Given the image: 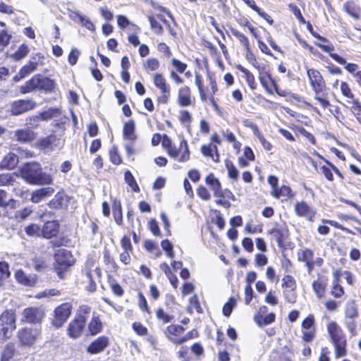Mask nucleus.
<instances>
[{"label":"nucleus","instance_id":"obj_1","mask_svg":"<svg viewBox=\"0 0 361 361\" xmlns=\"http://www.w3.org/2000/svg\"><path fill=\"white\" fill-rule=\"evenodd\" d=\"M20 175L31 185H51L54 180L52 175L44 172L40 164L37 162L24 164L20 169Z\"/></svg>","mask_w":361,"mask_h":361},{"label":"nucleus","instance_id":"obj_2","mask_svg":"<svg viewBox=\"0 0 361 361\" xmlns=\"http://www.w3.org/2000/svg\"><path fill=\"white\" fill-rule=\"evenodd\" d=\"M327 332L330 341L334 347V354L336 359L347 355V340L343 330L334 321L327 324Z\"/></svg>","mask_w":361,"mask_h":361},{"label":"nucleus","instance_id":"obj_3","mask_svg":"<svg viewBox=\"0 0 361 361\" xmlns=\"http://www.w3.org/2000/svg\"><path fill=\"white\" fill-rule=\"evenodd\" d=\"M54 87L55 82L53 80L40 75H35L20 87V91L22 94L28 93L37 89L51 92Z\"/></svg>","mask_w":361,"mask_h":361},{"label":"nucleus","instance_id":"obj_4","mask_svg":"<svg viewBox=\"0 0 361 361\" xmlns=\"http://www.w3.org/2000/svg\"><path fill=\"white\" fill-rule=\"evenodd\" d=\"M16 317L13 310H6L0 315V337L3 340L11 337L13 331L16 329Z\"/></svg>","mask_w":361,"mask_h":361},{"label":"nucleus","instance_id":"obj_5","mask_svg":"<svg viewBox=\"0 0 361 361\" xmlns=\"http://www.w3.org/2000/svg\"><path fill=\"white\" fill-rule=\"evenodd\" d=\"M41 335V329L37 327H25L18 330L17 337L22 346H33Z\"/></svg>","mask_w":361,"mask_h":361},{"label":"nucleus","instance_id":"obj_6","mask_svg":"<svg viewBox=\"0 0 361 361\" xmlns=\"http://www.w3.org/2000/svg\"><path fill=\"white\" fill-rule=\"evenodd\" d=\"M72 305L65 302L56 307L54 311L52 324L56 328L61 327L71 314Z\"/></svg>","mask_w":361,"mask_h":361},{"label":"nucleus","instance_id":"obj_7","mask_svg":"<svg viewBox=\"0 0 361 361\" xmlns=\"http://www.w3.org/2000/svg\"><path fill=\"white\" fill-rule=\"evenodd\" d=\"M184 329L180 325H170L167 327L165 334L166 337L176 345H180L192 338V333L189 332L183 336Z\"/></svg>","mask_w":361,"mask_h":361},{"label":"nucleus","instance_id":"obj_8","mask_svg":"<svg viewBox=\"0 0 361 361\" xmlns=\"http://www.w3.org/2000/svg\"><path fill=\"white\" fill-rule=\"evenodd\" d=\"M86 317L82 314H76L68 326V335L72 338H79L86 324Z\"/></svg>","mask_w":361,"mask_h":361},{"label":"nucleus","instance_id":"obj_9","mask_svg":"<svg viewBox=\"0 0 361 361\" xmlns=\"http://www.w3.org/2000/svg\"><path fill=\"white\" fill-rule=\"evenodd\" d=\"M307 75L315 94H319L326 90V83L319 71L314 68L307 69Z\"/></svg>","mask_w":361,"mask_h":361},{"label":"nucleus","instance_id":"obj_10","mask_svg":"<svg viewBox=\"0 0 361 361\" xmlns=\"http://www.w3.org/2000/svg\"><path fill=\"white\" fill-rule=\"evenodd\" d=\"M44 59V56L40 53L32 55L30 61L20 68L19 75L21 78H25L27 75L36 71L39 65H42Z\"/></svg>","mask_w":361,"mask_h":361},{"label":"nucleus","instance_id":"obj_11","mask_svg":"<svg viewBox=\"0 0 361 361\" xmlns=\"http://www.w3.org/2000/svg\"><path fill=\"white\" fill-rule=\"evenodd\" d=\"M154 84L157 88H158L162 96L161 97V102L166 104L170 97L171 88L164 76L160 73H156L153 78Z\"/></svg>","mask_w":361,"mask_h":361},{"label":"nucleus","instance_id":"obj_12","mask_svg":"<svg viewBox=\"0 0 361 361\" xmlns=\"http://www.w3.org/2000/svg\"><path fill=\"white\" fill-rule=\"evenodd\" d=\"M44 317L43 310L37 307H28L23 311L22 322L37 324L41 322Z\"/></svg>","mask_w":361,"mask_h":361},{"label":"nucleus","instance_id":"obj_13","mask_svg":"<svg viewBox=\"0 0 361 361\" xmlns=\"http://www.w3.org/2000/svg\"><path fill=\"white\" fill-rule=\"evenodd\" d=\"M35 106L36 103L31 99L18 100L11 104V112L13 115L18 116L33 109Z\"/></svg>","mask_w":361,"mask_h":361},{"label":"nucleus","instance_id":"obj_14","mask_svg":"<svg viewBox=\"0 0 361 361\" xmlns=\"http://www.w3.org/2000/svg\"><path fill=\"white\" fill-rule=\"evenodd\" d=\"M54 259L56 264L66 269L74 264V258L71 251L66 249H59L55 253Z\"/></svg>","mask_w":361,"mask_h":361},{"label":"nucleus","instance_id":"obj_15","mask_svg":"<svg viewBox=\"0 0 361 361\" xmlns=\"http://www.w3.org/2000/svg\"><path fill=\"white\" fill-rule=\"evenodd\" d=\"M205 182L213 191L214 195L216 197L224 198L226 196V192L232 195L230 191H224L222 190L220 181L212 173L206 177Z\"/></svg>","mask_w":361,"mask_h":361},{"label":"nucleus","instance_id":"obj_16","mask_svg":"<svg viewBox=\"0 0 361 361\" xmlns=\"http://www.w3.org/2000/svg\"><path fill=\"white\" fill-rule=\"evenodd\" d=\"M176 155L170 156L171 158L175 159L178 162H185L190 159V151L188 145L184 139H182L177 146L176 145Z\"/></svg>","mask_w":361,"mask_h":361},{"label":"nucleus","instance_id":"obj_17","mask_svg":"<svg viewBox=\"0 0 361 361\" xmlns=\"http://www.w3.org/2000/svg\"><path fill=\"white\" fill-rule=\"evenodd\" d=\"M108 345V337L104 336H99L90 343V345L87 348V351L90 354H97L104 351Z\"/></svg>","mask_w":361,"mask_h":361},{"label":"nucleus","instance_id":"obj_18","mask_svg":"<svg viewBox=\"0 0 361 361\" xmlns=\"http://www.w3.org/2000/svg\"><path fill=\"white\" fill-rule=\"evenodd\" d=\"M15 278L19 283L28 287L34 286L37 282V277L35 274L27 275L21 269L16 271Z\"/></svg>","mask_w":361,"mask_h":361},{"label":"nucleus","instance_id":"obj_19","mask_svg":"<svg viewBox=\"0 0 361 361\" xmlns=\"http://www.w3.org/2000/svg\"><path fill=\"white\" fill-rule=\"evenodd\" d=\"M295 211L297 215L306 218L309 221H312L315 216V212L313 209L303 201L295 204Z\"/></svg>","mask_w":361,"mask_h":361},{"label":"nucleus","instance_id":"obj_20","mask_svg":"<svg viewBox=\"0 0 361 361\" xmlns=\"http://www.w3.org/2000/svg\"><path fill=\"white\" fill-rule=\"evenodd\" d=\"M61 139L57 137L54 135H51L41 140L40 145L42 147L47 151H52L56 148L60 149L63 146Z\"/></svg>","mask_w":361,"mask_h":361},{"label":"nucleus","instance_id":"obj_21","mask_svg":"<svg viewBox=\"0 0 361 361\" xmlns=\"http://www.w3.org/2000/svg\"><path fill=\"white\" fill-rule=\"evenodd\" d=\"M54 192V189L51 187L42 188L32 192L30 200L34 203H38L51 196Z\"/></svg>","mask_w":361,"mask_h":361},{"label":"nucleus","instance_id":"obj_22","mask_svg":"<svg viewBox=\"0 0 361 361\" xmlns=\"http://www.w3.org/2000/svg\"><path fill=\"white\" fill-rule=\"evenodd\" d=\"M178 104L180 106H188L192 104V97L190 87L183 86L178 92Z\"/></svg>","mask_w":361,"mask_h":361},{"label":"nucleus","instance_id":"obj_23","mask_svg":"<svg viewBox=\"0 0 361 361\" xmlns=\"http://www.w3.org/2000/svg\"><path fill=\"white\" fill-rule=\"evenodd\" d=\"M59 225L55 221H47L42 228V235L45 238H50L57 235Z\"/></svg>","mask_w":361,"mask_h":361},{"label":"nucleus","instance_id":"obj_24","mask_svg":"<svg viewBox=\"0 0 361 361\" xmlns=\"http://www.w3.org/2000/svg\"><path fill=\"white\" fill-rule=\"evenodd\" d=\"M201 152L204 157L211 158L214 162L219 161V155L216 145L212 143L204 145L201 147Z\"/></svg>","mask_w":361,"mask_h":361},{"label":"nucleus","instance_id":"obj_25","mask_svg":"<svg viewBox=\"0 0 361 361\" xmlns=\"http://www.w3.org/2000/svg\"><path fill=\"white\" fill-rule=\"evenodd\" d=\"M15 137L19 142H28L33 140L35 135V133L32 130L26 128L16 130L15 133Z\"/></svg>","mask_w":361,"mask_h":361},{"label":"nucleus","instance_id":"obj_26","mask_svg":"<svg viewBox=\"0 0 361 361\" xmlns=\"http://www.w3.org/2000/svg\"><path fill=\"white\" fill-rule=\"evenodd\" d=\"M330 56L339 64L343 65L344 68L350 73L354 74L357 71L358 66L355 63H347L346 61L337 54H331Z\"/></svg>","mask_w":361,"mask_h":361},{"label":"nucleus","instance_id":"obj_27","mask_svg":"<svg viewBox=\"0 0 361 361\" xmlns=\"http://www.w3.org/2000/svg\"><path fill=\"white\" fill-rule=\"evenodd\" d=\"M18 157L13 153H9L1 161L0 163V167L1 169H12L18 164Z\"/></svg>","mask_w":361,"mask_h":361},{"label":"nucleus","instance_id":"obj_28","mask_svg":"<svg viewBox=\"0 0 361 361\" xmlns=\"http://www.w3.org/2000/svg\"><path fill=\"white\" fill-rule=\"evenodd\" d=\"M326 286V280L324 277H319L318 279L312 283V288L319 298L324 296Z\"/></svg>","mask_w":361,"mask_h":361},{"label":"nucleus","instance_id":"obj_29","mask_svg":"<svg viewBox=\"0 0 361 361\" xmlns=\"http://www.w3.org/2000/svg\"><path fill=\"white\" fill-rule=\"evenodd\" d=\"M123 137L130 142H134L137 137L135 134V123L133 121L126 123L123 127Z\"/></svg>","mask_w":361,"mask_h":361},{"label":"nucleus","instance_id":"obj_30","mask_svg":"<svg viewBox=\"0 0 361 361\" xmlns=\"http://www.w3.org/2000/svg\"><path fill=\"white\" fill-rule=\"evenodd\" d=\"M102 323L98 316L93 314L92 318L88 324V329L91 335H96L102 331Z\"/></svg>","mask_w":361,"mask_h":361},{"label":"nucleus","instance_id":"obj_31","mask_svg":"<svg viewBox=\"0 0 361 361\" xmlns=\"http://www.w3.org/2000/svg\"><path fill=\"white\" fill-rule=\"evenodd\" d=\"M345 317L344 318H357L358 310L357 306L354 300H349L346 302L345 307Z\"/></svg>","mask_w":361,"mask_h":361},{"label":"nucleus","instance_id":"obj_32","mask_svg":"<svg viewBox=\"0 0 361 361\" xmlns=\"http://www.w3.org/2000/svg\"><path fill=\"white\" fill-rule=\"evenodd\" d=\"M15 353V345L13 343H8L3 349L0 361H10L14 356Z\"/></svg>","mask_w":361,"mask_h":361},{"label":"nucleus","instance_id":"obj_33","mask_svg":"<svg viewBox=\"0 0 361 361\" xmlns=\"http://www.w3.org/2000/svg\"><path fill=\"white\" fill-rule=\"evenodd\" d=\"M67 203V197L61 193H57L54 197L49 202V206L51 208L59 209L66 206Z\"/></svg>","mask_w":361,"mask_h":361},{"label":"nucleus","instance_id":"obj_34","mask_svg":"<svg viewBox=\"0 0 361 361\" xmlns=\"http://www.w3.org/2000/svg\"><path fill=\"white\" fill-rule=\"evenodd\" d=\"M16 204V200L8 197L6 191L0 190V207L6 208L9 206L11 208H15Z\"/></svg>","mask_w":361,"mask_h":361},{"label":"nucleus","instance_id":"obj_35","mask_svg":"<svg viewBox=\"0 0 361 361\" xmlns=\"http://www.w3.org/2000/svg\"><path fill=\"white\" fill-rule=\"evenodd\" d=\"M259 80L261 85L269 94H272V91L270 89L271 85H273L276 88V85H275L274 81L271 79V76L268 73H260L259 75Z\"/></svg>","mask_w":361,"mask_h":361},{"label":"nucleus","instance_id":"obj_36","mask_svg":"<svg viewBox=\"0 0 361 361\" xmlns=\"http://www.w3.org/2000/svg\"><path fill=\"white\" fill-rule=\"evenodd\" d=\"M231 33L238 38L240 41V44L245 47V51H247L248 54H251V49L250 46V42L247 37L243 34L237 30L236 29L232 28L231 30Z\"/></svg>","mask_w":361,"mask_h":361},{"label":"nucleus","instance_id":"obj_37","mask_svg":"<svg viewBox=\"0 0 361 361\" xmlns=\"http://www.w3.org/2000/svg\"><path fill=\"white\" fill-rule=\"evenodd\" d=\"M236 68L238 71H240V72L244 73L245 80H246L249 87L252 90H255L256 88L257 85L255 82V79L254 75L250 71H249L247 69H246L241 65H238L236 66Z\"/></svg>","mask_w":361,"mask_h":361},{"label":"nucleus","instance_id":"obj_38","mask_svg":"<svg viewBox=\"0 0 361 361\" xmlns=\"http://www.w3.org/2000/svg\"><path fill=\"white\" fill-rule=\"evenodd\" d=\"M346 102L350 104V111L357 118V121L361 123V103L357 99L353 98L351 100H346Z\"/></svg>","mask_w":361,"mask_h":361},{"label":"nucleus","instance_id":"obj_39","mask_svg":"<svg viewBox=\"0 0 361 361\" xmlns=\"http://www.w3.org/2000/svg\"><path fill=\"white\" fill-rule=\"evenodd\" d=\"M356 319L357 318H344V325L351 337L355 336L357 334Z\"/></svg>","mask_w":361,"mask_h":361},{"label":"nucleus","instance_id":"obj_40","mask_svg":"<svg viewBox=\"0 0 361 361\" xmlns=\"http://www.w3.org/2000/svg\"><path fill=\"white\" fill-rule=\"evenodd\" d=\"M271 194L276 198H279L280 197H291L293 196L290 188L287 185H283L280 188H278L274 192H271Z\"/></svg>","mask_w":361,"mask_h":361},{"label":"nucleus","instance_id":"obj_41","mask_svg":"<svg viewBox=\"0 0 361 361\" xmlns=\"http://www.w3.org/2000/svg\"><path fill=\"white\" fill-rule=\"evenodd\" d=\"M162 146L166 149L167 153L169 156H176V145L173 144L171 140L166 135H164L162 140Z\"/></svg>","mask_w":361,"mask_h":361},{"label":"nucleus","instance_id":"obj_42","mask_svg":"<svg viewBox=\"0 0 361 361\" xmlns=\"http://www.w3.org/2000/svg\"><path fill=\"white\" fill-rule=\"evenodd\" d=\"M224 137L230 143H232L233 147L238 152L240 151L241 144L236 140L235 135L228 130L222 132Z\"/></svg>","mask_w":361,"mask_h":361},{"label":"nucleus","instance_id":"obj_43","mask_svg":"<svg viewBox=\"0 0 361 361\" xmlns=\"http://www.w3.org/2000/svg\"><path fill=\"white\" fill-rule=\"evenodd\" d=\"M11 273L8 264L5 262H0V287L4 283L5 281L9 277Z\"/></svg>","mask_w":361,"mask_h":361},{"label":"nucleus","instance_id":"obj_44","mask_svg":"<svg viewBox=\"0 0 361 361\" xmlns=\"http://www.w3.org/2000/svg\"><path fill=\"white\" fill-rule=\"evenodd\" d=\"M146 71H156L159 67V61L156 58H149L143 64Z\"/></svg>","mask_w":361,"mask_h":361},{"label":"nucleus","instance_id":"obj_45","mask_svg":"<svg viewBox=\"0 0 361 361\" xmlns=\"http://www.w3.org/2000/svg\"><path fill=\"white\" fill-rule=\"evenodd\" d=\"M124 179L126 183L131 188L134 192L140 191L139 186L137 185L134 176L130 171H126L124 174Z\"/></svg>","mask_w":361,"mask_h":361},{"label":"nucleus","instance_id":"obj_46","mask_svg":"<svg viewBox=\"0 0 361 361\" xmlns=\"http://www.w3.org/2000/svg\"><path fill=\"white\" fill-rule=\"evenodd\" d=\"M29 53V48L27 45L21 44L17 51L12 55V57L16 61H19L24 59Z\"/></svg>","mask_w":361,"mask_h":361},{"label":"nucleus","instance_id":"obj_47","mask_svg":"<svg viewBox=\"0 0 361 361\" xmlns=\"http://www.w3.org/2000/svg\"><path fill=\"white\" fill-rule=\"evenodd\" d=\"M225 166L228 170V177L231 179H237L239 176V172L231 160L226 159L225 161Z\"/></svg>","mask_w":361,"mask_h":361},{"label":"nucleus","instance_id":"obj_48","mask_svg":"<svg viewBox=\"0 0 361 361\" xmlns=\"http://www.w3.org/2000/svg\"><path fill=\"white\" fill-rule=\"evenodd\" d=\"M25 231L28 235L32 237H39L42 235V228L35 224L26 226Z\"/></svg>","mask_w":361,"mask_h":361},{"label":"nucleus","instance_id":"obj_49","mask_svg":"<svg viewBox=\"0 0 361 361\" xmlns=\"http://www.w3.org/2000/svg\"><path fill=\"white\" fill-rule=\"evenodd\" d=\"M114 216L115 221L121 225L123 221V215H122V207L120 202L114 201Z\"/></svg>","mask_w":361,"mask_h":361},{"label":"nucleus","instance_id":"obj_50","mask_svg":"<svg viewBox=\"0 0 361 361\" xmlns=\"http://www.w3.org/2000/svg\"><path fill=\"white\" fill-rule=\"evenodd\" d=\"M334 276V285L331 290V294L336 298H340L343 295L344 291L343 287L338 283V274H337V272L335 273Z\"/></svg>","mask_w":361,"mask_h":361},{"label":"nucleus","instance_id":"obj_51","mask_svg":"<svg viewBox=\"0 0 361 361\" xmlns=\"http://www.w3.org/2000/svg\"><path fill=\"white\" fill-rule=\"evenodd\" d=\"M156 316L157 318L159 320L161 321L164 324L170 322L173 318L172 315H170L165 312L162 308H159L156 311Z\"/></svg>","mask_w":361,"mask_h":361},{"label":"nucleus","instance_id":"obj_52","mask_svg":"<svg viewBox=\"0 0 361 361\" xmlns=\"http://www.w3.org/2000/svg\"><path fill=\"white\" fill-rule=\"evenodd\" d=\"M236 305V301L235 298H231L224 305L223 314L226 317H229Z\"/></svg>","mask_w":361,"mask_h":361},{"label":"nucleus","instance_id":"obj_53","mask_svg":"<svg viewBox=\"0 0 361 361\" xmlns=\"http://www.w3.org/2000/svg\"><path fill=\"white\" fill-rule=\"evenodd\" d=\"M32 213V209L30 207H25L23 209L18 211L16 214V219L20 221L25 220Z\"/></svg>","mask_w":361,"mask_h":361},{"label":"nucleus","instance_id":"obj_54","mask_svg":"<svg viewBox=\"0 0 361 361\" xmlns=\"http://www.w3.org/2000/svg\"><path fill=\"white\" fill-rule=\"evenodd\" d=\"M282 281H283V283H282L283 287L288 288L292 290H295V288L296 287V283L292 276H290V275L284 276L283 278L282 279Z\"/></svg>","mask_w":361,"mask_h":361},{"label":"nucleus","instance_id":"obj_55","mask_svg":"<svg viewBox=\"0 0 361 361\" xmlns=\"http://www.w3.org/2000/svg\"><path fill=\"white\" fill-rule=\"evenodd\" d=\"M340 89L342 94L347 98V100H351L354 98V95L347 82H341Z\"/></svg>","mask_w":361,"mask_h":361},{"label":"nucleus","instance_id":"obj_56","mask_svg":"<svg viewBox=\"0 0 361 361\" xmlns=\"http://www.w3.org/2000/svg\"><path fill=\"white\" fill-rule=\"evenodd\" d=\"M14 181L13 175L11 173L0 174V186L11 184Z\"/></svg>","mask_w":361,"mask_h":361},{"label":"nucleus","instance_id":"obj_57","mask_svg":"<svg viewBox=\"0 0 361 361\" xmlns=\"http://www.w3.org/2000/svg\"><path fill=\"white\" fill-rule=\"evenodd\" d=\"M171 64L176 71L180 73H184L188 67L186 63H183L175 58L172 59Z\"/></svg>","mask_w":361,"mask_h":361},{"label":"nucleus","instance_id":"obj_58","mask_svg":"<svg viewBox=\"0 0 361 361\" xmlns=\"http://www.w3.org/2000/svg\"><path fill=\"white\" fill-rule=\"evenodd\" d=\"M59 113V110L54 108H50L40 114V118L42 120L47 121L52 118Z\"/></svg>","mask_w":361,"mask_h":361},{"label":"nucleus","instance_id":"obj_59","mask_svg":"<svg viewBox=\"0 0 361 361\" xmlns=\"http://www.w3.org/2000/svg\"><path fill=\"white\" fill-rule=\"evenodd\" d=\"M300 259L305 262V264L314 261V253L311 250L305 249L302 251Z\"/></svg>","mask_w":361,"mask_h":361},{"label":"nucleus","instance_id":"obj_60","mask_svg":"<svg viewBox=\"0 0 361 361\" xmlns=\"http://www.w3.org/2000/svg\"><path fill=\"white\" fill-rule=\"evenodd\" d=\"M197 194L198 197L203 200L208 201L211 199V195L209 192L205 187L202 185L198 187L197 190Z\"/></svg>","mask_w":361,"mask_h":361},{"label":"nucleus","instance_id":"obj_61","mask_svg":"<svg viewBox=\"0 0 361 361\" xmlns=\"http://www.w3.org/2000/svg\"><path fill=\"white\" fill-rule=\"evenodd\" d=\"M79 23L82 25V26L85 27L90 31L95 30V26L94 23L90 20V19L88 17L85 16H82V17H80Z\"/></svg>","mask_w":361,"mask_h":361},{"label":"nucleus","instance_id":"obj_62","mask_svg":"<svg viewBox=\"0 0 361 361\" xmlns=\"http://www.w3.org/2000/svg\"><path fill=\"white\" fill-rule=\"evenodd\" d=\"M109 155L110 159L113 164L118 165L119 164L121 163V158L120 157L118 153L117 147H116L115 146L111 149L109 152Z\"/></svg>","mask_w":361,"mask_h":361},{"label":"nucleus","instance_id":"obj_63","mask_svg":"<svg viewBox=\"0 0 361 361\" xmlns=\"http://www.w3.org/2000/svg\"><path fill=\"white\" fill-rule=\"evenodd\" d=\"M314 323V318L312 314L308 315L302 322L303 330H312V328Z\"/></svg>","mask_w":361,"mask_h":361},{"label":"nucleus","instance_id":"obj_64","mask_svg":"<svg viewBox=\"0 0 361 361\" xmlns=\"http://www.w3.org/2000/svg\"><path fill=\"white\" fill-rule=\"evenodd\" d=\"M157 50L163 54L164 56L166 58H169L172 55L169 47L164 42L158 44Z\"/></svg>","mask_w":361,"mask_h":361}]
</instances>
